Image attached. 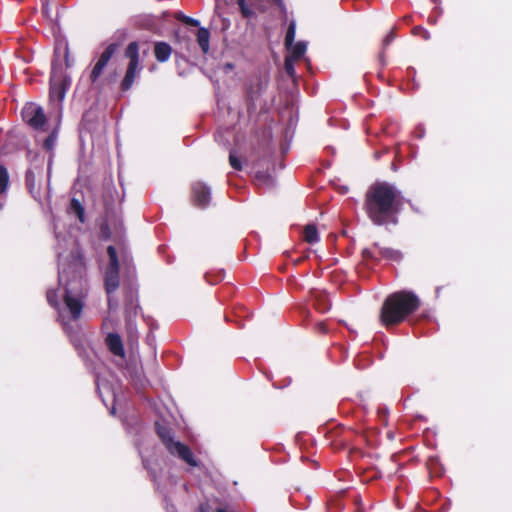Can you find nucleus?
<instances>
[{"label": "nucleus", "instance_id": "obj_1", "mask_svg": "<svg viewBox=\"0 0 512 512\" xmlns=\"http://www.w3.org/2000/svg\"><path fill=\"white\" fill-rule=\"evenodd\" d=\"M55 237L57 240L58 281L59 285L63 286L62 302L58 298L59 290L48 289L46 297L48 303L56 309L59 322L81 355L84 337L78 326L74 327L70 325V322H76L80 318L84 307L87 295L86 280L84 279L85 263L82 254L77 249L65 255V246L70 237L57 231H55Z\"/></svg>", "mask_w": 512, "mask_h": 512}, {"label": "nucleus", "instance_id": "obj_2", "mask_svg": "<svg viewBox=\"0 0 512 512\" xmlns=\"http://www.w3.org/2000/svg\"><path fill=\"white\" fill-rule=\"evenodd\" d=\"M109 258L108 265L104 271V286L108 297V307L110 310L118 308V301L114 299L113 294L120 287V271L124 276L123 291L125 294V313L127 326L130 331L133 330L132 315H136L140 308L138 305V288L135 283V266L133 258L126 249H121L118 253L112 245L107 247Z\"/></svg>", "mask_w": 512, "mask_h": 512}, {"label": "nucleus", "instance_id": "obj_3", "mask_svg": "<svg viewBox=\"0 0 512 512\" xmlns=\"http://www.w3.org/2000/svg\"><path fill=\"white\" fill-rule=\"evenodd\" d=\"M401 192L388 182H376L365 195L364 209L368 218L377 226L398 223L401 211Z\"/></svg>", "mask_w": 512, "mask_h": 512}, {"label": "nucleus", "instance_id": "obj_4", "mask_svg": "<svg viewBox=\"0 0 512 512\" xmlns=\"http://www.w3.org/2000/svg\"><path fill=\"white\" fill-rule=\"evenodd\" d=\"M73 65V60L69 57V48L67 45L54 50V58L50 73V101L54 103L55 108L60 110L62 102L71 85V77L66 70Z\"/></svg>", "mask_w": 512, "mask_h": 512}, {"label": "nucleus", "instance_id": "obj_5", "mask_svg": "<svg viewBox=\"0 0 512 512\" xmlns=\"http://www.w3.org/2000/svg\"><path fill=\"white\" fill-rule=\"evenodd\" d=\"M419 305L420 300L413 292H395L386 298L382 306L381 321L386 326L398 324L416 311Z\"/></svg>", "mask_w": 512, "mask_h": 512}, {"label": "nucleus", "instance_id": "obj_6", "mask_svg": "<svg viewBox=\"0 0 512 512\" xmlns=\"http://www.w3.org/2000/svg\"><path fill=\"white\" fill-rule=\"evenodd\" d=\"M155 428L165 448L172 456L179 458L190 467H197L199 465L191 449L184 443L175 440L173 431L168 426L156 422Z\"/></svg>", "mask_w": 512, "mask_h": 512}, {"label": "nucleus", "instance_id": "obj_7", "mask_svg": "<svg viewBox=\"0 0 512 512\" xmlns=\"http://www.w3.org/2000/svg\"><path fill=\"white\" fill-rule=\"evenodd\" d=\"M125 56L129 59V63L120 87L123 91H128L143 68L139 61V46L137 42L128 44L125 50Z\"/></svg>", "mask_w": 512, "mask_h": 512}, {"label": "nucleus", "instance_id": "obj_8", "mask_svg": "<svg viewBox=\"0 0 512 512\" xmlns=\"http://www.w3.org/2000/svg\"><path fill=\"white\" fill-rule=\"evenodd\" d=\"M45 164V157L36 154L30 159V165L26 171L25 180L27 189L29 190L32 197L36 200H40L41 198L40 189L37 183L43 175Z\"/></svg>", "mask_w": 512, "mask_h": 512}, {"label": "nucleus", "instance_id": "obj_9", "mask_svg": "<svg viewBox=\"0 0 512 512\" xmlns=\"http://www.w3.org/2000/svg\"><path fill=\"white\" fill-rule=\"evenodd\" d=\"M241 14L248 20H255L261 13L267 11L273 5L282 8V0H237Z\"/></svg>", "mask_w": 512, "mask_h": 512}, {"label": "nucleus", "instance_id": "obj_10", "mask_svg": "<svg viewBox=\"0 0 512 512\" xmlns=\"http://www.w3.org/2000/svg\"><path fill=\"white\" fill-rule=\"evenodd\" d=\"M22 118L34 130L43 131L46 116L41 106L36 103H27L22 109Z\"/></svg>", "mask_w": 512, "mask_h": 512}, {"label": "nucleus", "instance_id": "obj_11", "mask_svg": "<svg viewBox=\"0 0 512 512\" xmlns=\"http://www.w3.org/2000/svg\"><path fill=\"white\" fill-rule=\"evenodd\" d=\"M117 49V44L111 43L109 44L105 50L100 54L98 60L94 64L89 78L92 84H96L102 75L104 69L108 65L109 61L111 60L112 56L114 55L115 51Z\"/></svg>", "mask_w": 512, "mask_h": 512}, {"label": "nucleus", "instance_id": "obj_12", "mask_svg": "<svg viewBox=\"0 0 512 512\" xmlns=\"http://www.w3.org/2000/svg\"><path fill=\"white\" fill-rule=\"evenodd\" d=\"M192 197L195 205L205 208L211 201V189L201 181L194 182L192 184Z\"/></svg>", "mask_w": 512, "mask_h": 512}, {"label": "nucleus", "instance_id": "obj_13", "mask_svg": "<svg viewBox=\"0 0 512 512\" xmlns=\"http://www.w3.org/2000/svg\"><path fill=\"white\" fill-rule=\"evenodd\" d=\"M105 342H106V345H107L109 351L113 355L119 356L122 358L125 356L123 343H122V340H121V337L119 336V334L109 333L106 336Z\"/></svg>", "mask_w": 512, "mask_h": 512}, {"label": "nucleus", "instance_id": "obj_14", "mask_svg": "<svg viewBox=\"0 0 512 512\" xmlns=\"http://www.w3.org/2000/svg\"><path fill=\"white\" fill-rule=\"evenodd\" d=\"M128 377L136 389H144L148 384L147 378L144 376L140 367L129 366L127 368Z\"/></svg>", "mask_w": 512, "mask_h": 512}, {"label": "nucleus", "instance_id": "obj_15", "mask_svg": "<svg viewBox=\"0 0 512 512\" xmlns=\"http://www.w3.org/2000/svg\"><path fill=\"white\" fill-rule=\"evenodd\" d=\"M10 177L6 167L0 164V211L3 209L9 188Z\"/></svg>", "mask_w": 512, "mask_h": 512}, {"label": "nucleus", "instance_id": "obj_16", "mask_svg": "<svg viewBox=\"0 0 512 512\" xmlns=\"http://www.w3.org/2000/svg\"><path fill=\"white\" fill-rule=\"evenodd\" d=\"M172 53L171 46L166 42H157L154 47V54L159 62H166Z\"/></svg>", "mask_w": 512, "mask_h": 512}, {"label": "nucleus", "instance_id": "obj_17", "mask_svg": "<svg viewBox=\"0 0 512 512\" xmlns=\"http://www.w3.org/2000/svg\"><path fill=\"white\" fill-rule=\"evenodd\" d=\"M287 50L289 52L287 56L298 61L306 53L307 43L304 41H299L295 44L293 43L292 46H290V48H287Z\"/></svg>", "mask_w": 512, "mask_h": 512}, {"label": "nucleus", "instance_id": "obj_18", "mask_svg": "<svg viewBox=\"0 0 512 512\" xmlns=\"http://www.w3.org/2000/svg\"><path fill=\"white\" fill-rule=\"evenodd\" d=\"M374 247L378 248L379 256L387 260L400 261L402 258V254L398 250L386 247H379L378 243H375Z\"/></svg>", "mask_w": 512, "mask_h": 512}, {"label": "nucleus", "instance_id": "obj_19", "mask_svg": "<svg viewBox=\"0 0 512 512\" xmlns=\"http://www.w3.org/2000/svg\"><path fill=\"white\" fill-rule=\"evenodd\" d=\"M303 236L309 244H315L320 240L317 227L314 224H309L304 228Z\"/></svg>", "mask_w": 512, "mask_h": 512}, {"label": "nucleus", "instance_id": "obj_20", "mask_svg": "<svg viewBox=\"0 0 512 512\" xmlns=\"http://www.w3.org/2000/svg\"><path fill=\"white\" fill-rule=\"evenodd\" d=\"M209 39V31L204 27L199 28L197 33V42L204 53H207L209 50Z\"/></svg>", "mask_w": 512, "mask_h": 512}, {"label": "nucleus", "instance_id": "obj_21", "mask_svg": "<svg viewBox=\"0 0 512 512\" xmlns=\"http://www.w3.org/2000/svg\"><path fill=\"white\" fill-rule=\"evenodd\" d=\"M295 35H296V24H295V22L292 21V22H290V24L288 26L286 36H285L286 48H290V46H292V44L294 43V40H295Z\"/></svg>", "mask_w": 512, "mask_h": 512}, {"label": "nucleus", "instance_id": "obj_22", "mask_svg": "<svg viewBox=\"0 0 512 512\" xmlns=\"http://www.w3.org/2000/svg\"><path fill=\"white\" fill-rule=\"evenodd\" d=\"M70 209L77 215L81 222H84V207L78 199L73 198L71 200Z\"/></svg>", "mask_w": 512, "mask_h": 512}, {"label": "nucleus", "instance_id": "obj_23", "mask_svg": "<svg viewBox=\"0 0 512 512\" xmlns=\"http://www.w3.org/2000/svg\"><path fill=\"white\" fill-rule=\"evenodd\" d=\"M57 139H58V131H57V129H54L48 135V137L45 139L44 144H43L44 148L47 151L52 152V150L54 149V147L56 145Z\"/></svg>", "mask_w": 512, "mask_h": 512}, {"label": "nucleus", "instance_id": "obj_24", "mask_svg": "<svg viewBox=\"0 0 512 512\" xmlns=\"http://www.w3.org/2000/svg\"><path fill=\"white\" fill-rule=\"evenodd\" d=\"M297 61L286 56L285 58V62H284V68H285V71L286 73L290 76V77H294L295 76V63Z\"/></svg>", "mask_w": 512, "mask_h": 512}, {"label": "nucleus", "instance_id": "obj_25", "mask_svg": "<svg viewBox=\"0 0 512 512\" xmlns=\"http://www.w3.org/2000/svg\"><path fill=\"white\" fill-rule=\"evenodd\" d=\"M177 19L181 20L182 22H184L187 25H191V26H195V27L200 25L199 20L194 19V18L189 17V16H186L183 13H178L177 14Z\"/></svg>", "mask_w": 512, "mask_h": 512}, {"label": "nucleus", "instance_id": "obj_26", "mask_svg": "<svg viewBox=\"0 0 512 512\" xmlns=\"http://www.w3.org/2000/svg\"><path fill=\"white\" fill-rule=\"evenodd\" d=\"M229 163H230L231 167L234 168L235 170H241L242 169V165H241V162H240L239 158L236 157L233 152H230Z\"/></svg>", "mask_w": 512, "mask_h": 512}, {"label": "nucleus", "instance_id": "obj_27", "mask_svg": "<svg viewBox=\"0 0 512 512\" xmlns=\"http://www.w3.org/2000/svg\"><path fill=\"white\" fill-rule=\"evenodd\" d=\"M395 37H396V36H395L394 32H393V31H390V32L385 36V38L383 39V43H382V45H383V49H385L386 47H388V46L392 43V41L395 39Z\"/></svg>", "mask_w": 512, "mask_h": 512}, {"label": "nucleus", "instance_id": "obj_28", "mask_svg": "<svg viewBox=\"0 0 512 512\" xmlns=\"http://www.w3.org/2000/svg\"><path fill=\"white\" fill-rule=\"evenodd\" d=\"M363 256L367 259H373V260H378L379 257L378 255L376 254L375 251H372L371 249H364L363 250Z\"/></svg>", "mask_w": 512, "mask_h": 512}, {"label": "nucleus", "instance_id": "obj_29", "mask_svg": "<svg viewBox=\"0 0 512 512\" xmlns=\"http://www.w3.org/2000/svg\"><path fill=\"white\" fill-rule=\"evenodd\" d=\"M51 166H52V156H50L47 162V188L50 189L51 183Z\"/></svg>", "mask_w": 512, "mask_h": 512}, {"label": "nucleus", "instance_id": "obj_30", "mask_svg": "<svg viewBox=\"0 0 512 512\" xmlns=\"http://www.w3.org/2000/svg\"><path fill=\"white\" fill-rule=\"evenodd\" d=\"M418 32H421V36L423 37V39H425V40L430 39V33L427 30H425L424 28L416 27L414 29V33H418Z\"/></svg>", "mask_w": 512, "mask_h": 512}, {"label": "nucleus", "instance_id": "obj_31", "mask_svg": "<svg viewBox=\"0 0 512 512\" xmlns=\"http://www.w3.org/2000/svg\"><path fill=\"white\" fill-rule=\"evenodd\" d=\"M425 135V128L423 125H419L417 128H416V131H415V136L419 139L423 138Z\"/></svg>", "mask_w": 512, "mask_h": 512}, {"label": "nucleus", "instance_id": "obj_32", "mask_svg": "<svg viewBox=\"0 0 512 512\" xmlns=\"http://www.w3.org/2000/svg\"><path fill=\"white\" fill-rule=\"evenodd\" d=\"M319 329H320L323 333H325V332H326V328H325V325H324L323 323H320V324H319Z\"/></svg>", "mask_w": 512, "mask_h": 512}, {"label": "nucleus", "instance_id": "obj_33", "mask_svg": "<svg viewBox=\"0 0 512 512\" xmlns=\"http://www.w3.org/2000/svg\"><path fill=\"white\" fill-rule=\"evenodd\" d=\"M142 462H143V466H144L146 469H148V461H147V460H145V459H143V460H142Z\"/></svg>", "mask_w": 512, "mask_h": 512}, {"label": "nucleus", "instance_id": "obj_34", "mask_svg": "<svg viewBox=\"0 0 512 512\" xmlns=\"http://www.w3.org/2000/svg\"><path fill=\"white\" fill-rule=\"evenodd\" d=\"M341 191H342V193H347L348 192V187L347 186L342 187Z\"/></svg>", "mask_w": 512, "mask_h": 512}, {"label": "nucleus", "instance_id": "obj_35", "mask_svg": "<svg viewBox=\"0 0 512 512\" xmlns=\"http://www.w3.org/2000/svg\"><path fill=\"white\" fill-rule=\"evenodd\" d=\"M115 411H116L115 407H112V408H111V410H110V413H111L112 415H114V414H115Z\"/></svg>", "mask_w": 512, "mask_h": 512}, {"label": "nucleus", "instance_id": "obj_36", "mask_svg": "<svg viewBox=\"0 0 512 512\" xmlns=\"http://www.w3.org/2000/svg\"><path fill=\"white\" fill-rule=\"evenodd\" d=\"M199 512H208V511L203 506H201Z\"/></svg>", "mask_w": 512, "mask_h": 512}, {"label": "nucleus", "instance_id": "obj_37", "mask_svg": "<svg viewBox=\"0 0 512 512\" xmlns=\"http://www.w3.org/2000/svg\"><path fill=\"white\" fill-rule=\"evenodd\" d=\"M119 228L122 229L123 228V223L122 221H119Z\"/></svg>", "mask_w": 512, "mask_h": 512}, {"label": "nucleus", "instance_id": "obj_38", "mask_svg": "<svg viewBox=\"0 0 512 512\" xmlns=\"http://www.w3.org/2000/svg\"><path fill=\"white\" fill-rule=\"evenodd\" d=\"M380 59H381V61H382V62L384 61V55H383V53H381V55H380Z\"/></svg>", "mask_w": 512, "mask_h": 512}]
</instances>
